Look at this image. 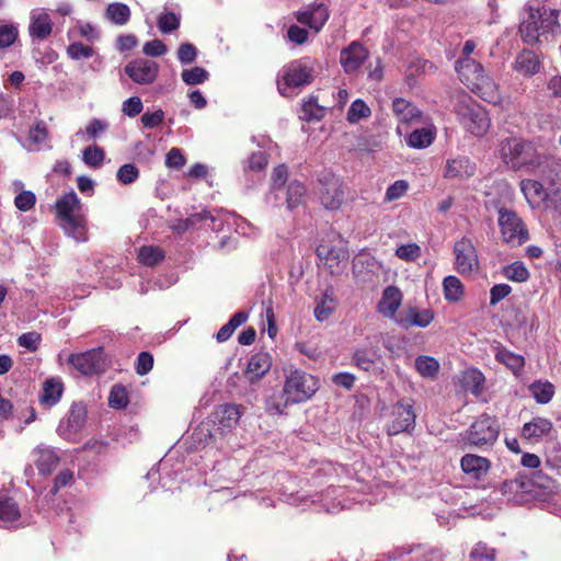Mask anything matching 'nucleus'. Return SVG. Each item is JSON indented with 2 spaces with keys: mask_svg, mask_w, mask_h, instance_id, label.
Segmentation results:
<instances>
[{
  "mask_svg": "<svg viewBox=\"0 0 561 561\" xmlns=\"http://www.w3.org/2000/svg\"><path fill=\"white\" fill-rule=\"evenodd\" d=\"M520 187L529 203L542 201L548 196L541 183L534 180L522 181Z\"/></svg>",
  "mask_w": 561,
  "mask_h": 561,
  "instance_id": "nucleus-37",
  "label": "nucleus"
},
{
  "mask_svg": "<svg viewBox=\"0 0 561 561\" xmlns=\"http://www.w3.org/2000/svg\"><path fill=\"white\" fill-rule=\"evenodd\" d=\"M476 172V164L467 157H457L446 161L444 176L446 179H468Z\"/></svg>",
  "mask_w": 561,
  "mask_h": 561,
  "instance_id": "nucleus-19",
  "label": "nucleus"
},
{
  "mask_svg": "<svg viewBox=\"0 0 561 561\" xmlns=\"http://www.w3.org/2000/svg\"><path fill=\"white\" fill-rule=\"evenodd\" d=\"M558 14L557 10L530 8L527 19L519 25L523 42L528 45L551 43L556 36L561 34Z\"/></svg>",
  "mask_w": 561,
  "mask_h": 561,
  "instance_id": "nucleus-1",
  "label": "nucleus"
},
{
  "mask_svg": "<svg viewBox=\"0 0 561 561\" xmlns=\"http://www.w3.org/2000/svg\"><path fill=\"white\" fill-rule=\"evenodd\" d=\"M504 276L514 282H526L529 278L528 270L522 263H513L504 267Z\"/></svg>",
  "mask_w": 561,
  "mask_h": 561,
  "instance_id": "nucleus-48",
  "label": "nucleus"
},
{
  "mask_svg": "<svg viewBox=\"0 0 561 561\" xmlns=\"http://www.w3.org/2000/svg\"><path fill=\"white\" fill-rule=\"evenodd\" d=\"M396 255L404 261H415L421 256V248L416 243L402 244L397 248Z\"/></svg>",
  "mask_w": 561,
  "mask_h": 561,
  "instance_id": "nucleus-52",
  "label": "nucleus"
},
{
  "mask_svg": "<svg viewBox=\"0 0 561 561\" xmlns=\"http://www.w3.org/2000/svg\"><path fill=\"white\" fill-rule=\"evenodd\" d=\"M116 176L118 182L126 185L138 179L139 171L135 164L126 163L118 169Z\"/></svg>",
  "mask_w": 561,
  "mask_h": 561,
  "instance_id": "nucleus-53",
  "label": "nucleus"
},
{
  "mask_svg": "<svg viewBox=\"0 0 561 561\" xmlns=\"http://www.w3.org/2000/svg\"><path fill=\"white\" fill-rule=\"evenodd\" d=\"M18 38V30L13 25L0 26V48L11 46Z\"/></svg>",
  "mask_w": 561,
  "mask_h": 561,
  "instance_id": "nucleus-57",
  "label": "nucleus"
},
{
  "mask_svg": "<svg viewBox=\"0 0 561 561\" xmlns=\"http://www.w3.org/2000/svg\"><path fill=\"white\" fill-rule=\"evenodd\" d=\"M68 362L83 375L101 374L106 368L102 347L93 348L80 354H72L69 356Z\"/></svg>",
  "mask_w": 561,
  "mask_h": 561,
  "instance_id": "nucleus-11",
  "label": "nucleus"
},
{
  "mask_svg": "<svg viewBox=\"0 0 561 561\" xmlns=\"http://www.w3.org/2000/svg\"><path fill=\"white\" fill-rule=\"evenodd\" d=\"M87 407L82 402L71 405L66 423L59 426L60 433L67 439H72L84 426L87 421Z\"/></svg>",
  "mask_w": 561,
  "mask_h": 561,
  "instance_id": "nucleus-15",
  "label": "nucleus"
},
{
  "mask_svg": "<svg viewBox=\"0 0 561 561\" xmlns=\"http://www.w3.org/2000/svg\"><path fill=\"white\" fill-rule=\"evenodd\" d=\"M371 114L368 105L360 99L355 100L347 112V121L351 124L358 123L363 118L369 117Z\"/></svg>",
  "mask_w": 561,
  "mask_h": 561,
  "instance_id": "nucleus-44",
  "label": "nucleus"
},
{
  "mask_svg": "<svg viewBox=\"0 0 561 561\" xmlns=\"http://www.w3.org/2000/svg\"><path fill=\"white\" fill-rule=\"evenodd\" d=\"M248 319V313L244 311L236 312L231 319L220 328L216 334V340L219 343L226 342L231 337L238 327L243 324Z\"/></svg>",
  "mask_w": 561,
  "mask_h": 561,
  "instance_id": "nucleus-35",
  "label": "nucleus"
},
{
  "mask_svg": "<svg viewBox=\"0 0 561 561\" xmlns=\"http://www.w3.org/2000/svg\"><path fill=\"white\" fill-rule=\"evenodd\" d=\"M392 111L397 118L405 124L417 123L422 117V112L412 103L402 98H397L393 100Z\"/></svg>",
  "mask_w": 561,
  "mask_h": 561,
  "instance_id": "nucleus-24",
  "label": "nucleus"
},
{
  "mask_svg": "<svg viewBox=\"0 0 561 561\" xmlns=\"http://www.w3.org/2000/svg\"><path fill=\"white\" fill-rule=\"evenodd\" d=\"M346 185L330 171H322L318 178V196L328 210H337L344 203Z\"/></svg>",
  "mask_w": 561,
  "mask_h": 561,
  "instance_id": "nucleus-7",
  "label": "nucleus"
},
{
  "mask_svg": "<svg viewBox=\"0 0 561 561\" xmlns=\"http://www.w3.org/2000/svg\"><path fill=\"white\" fill-rule=\"evenodd\" d=\"M415 368L423 377L433 378L438 373L439 363L434 357L419 356L415 359Z\"/></svg>",
  "mask_w": 561,
  "mask_h": 561,
  "instance_id": "nucleus-41",
  "label": "nucleus"
},
{
  "mask_svg": "<svg viewBox=\"0 0 561 561\" xmlns=\"http://www.w3.org/2000/svg\"><path fill=\"white\" fill-rule=\"evenodd\" d=\"M197 57V50L195 46L191 43L181 44L178 49V58L181 64H192L195 61Z\"/></svg>",
  "mask_w": 561,
  "mask_h": 561,
  "instance_id": "nucleus-56",
  "label": "nucleus"
},
{
  "mask_svg": "<svg viewBox=\"0 0 561 561\" xmlns=\"http://www.w3.org/2000/svg\"><path fill=\"white\" fill-rule=\"evenodd\" d=\"M125 73L136 83H152L159 71L157 62L148 59H136L125 66Z\"/></svg>",
  "mask_w": 561,
  "mask_h": 561,
  "instance_id": "nucleus-14",
  "label": "nucleus"
},
{
  "mask_svg": "<svg viewBox=\"0 0 561 561\" xmlns=\"http://www.w3.org/2000/svg\"><path fill=\"white\" fill-rule=\"evenodd\" d=\"M293 404L285 391H275L265 400V410L270 415H282L287 407Z\"/></svg>",
  "mask_w": 561,
  "mask_h": 561,
  "instance_id": "nucleus-30",
  "label": "nucleus"
},
{
  "mask_svg": "<svg viewBox=\"0 0 561 561\" xmlns=\"http://www.w3.org/2000/svg\"><path fill=\"white\" fill-rule=\"evenodd\" d=\"M435 139V131L433 128L423 127L414 129L409 138L408 145L412 148L423 149L428 147Z\"/></svg>",
  "mask_w": 561,
  "mask_h": 561,
  "instance_id": "nucleus-32",
  "label": "nucleus"
},
{
  "mask_svg": "<svg viewBox=\"0 0 561 561\" xmlns=\"http://www.w3.org/2000/svg\"><path fill=\"white\" fill-rule=\"evenodd\" d=\"M500 156L504 163L514 170L538 171L550 160L547 154L540 153L531 142L514 137L501 141Z\"/></svg>",
  "mask_w": 561,
  "mask_h": 561,
  "instance_id": "nucleus-2",
  "label": "nucleus"
},
{
  "mask_svg": "<svg viewBox=\"0 0 561 561\" xmlns=\"http://www.w3.org/2000/svg\"><path fill=\"white\" fill-rule=\"evenodd\" d=\"M313 68L301 60L287 65L283 70L282 79L277 80V88L282 95H286L289 88H299L310 84L313 80Z\"/></svg>",
  "mask_w": 561,
  "mask_h": 561,
  "instance_id": "nucleus-10",
  "label": "nucleus"
},
{
  "mask_svg": "<svg viewBox=\"0 0 561 561\" xmlns=\"http://www.w3.org/2000/svg\"><path fill=\"white\" fill-rule=\"evenodd\" d=\"M444 295L448 301H458L463 295V286L456 276H447L443 282Z\"/></svg>",
  "mask_w": 561,
  "mask_h": 561,
  "instance_id": "nucleus-38",
  "label": "nucleus"
},
{
  "mask_svg": "<svg viewBox=\"0 0 561 561\" xmlns=\"http://www.w3.org/2000/svg\"><path fill=\"white\" fill-rule=\"evenodd\" d=\"M306 192V187L302 183L298 181L291 182L287 188L286 202L288 208L294 209L299 206L305 198Z\"/></svg>",
  "mask_w": 561,
  "mask_h": 561,
  "instance_id": "nucleus-42",
  "label": "nucleus"
},
{
  "mask_svg": "<svg viewBox=\"0 0 561 561\" xmlns=\"http://www.w3.org/2000/svg\"><path fill=\"white\" fill-rule=\"evenodd\" d=\"M128 403L127 389L122 385H114L110 391L108 405L113 409H124Z\"/></svg>",
  "mask_w": 561,
  "mask_h": 561,
  "instance_id": "nucleus-43",
  "label": "nucleus"
},
{
  "mask_svg": "<svg viewBox=\"0 0 561 561\" xmlns=\"http://www.w3.org/2000/svg\"><path fill=\"white\" fill-rule=\"evenodd\" d=\"M391 421L387 425L389 435H397L402 432H409L415 426V413L411 404L399 401L391 412Z\"/></svg>",
  "mask_w": 561,
  "mask_h": 561,
  "instance_id": "nucleus-12",
  "label": "nucleus"
},
{
  "mask_svg": "<svg viewBox=\"0 0 561 561\" xmlns=\"http://www.w3.org/2000/svg\"><path fill=\"white\" fill-rule=\"evenodd\" d=\"M181 77L186 84L195 85L204 83L208 79L209 73L203 67L196 66L191 69H184Z\"/></svg>",
  "mask_w": 561,
  "mask_h": 561,
  "instance_id": "nucleus-45",
  "label": "nucleus"
},
{
  "mask_svg": "<svg viewBox=\"0 0 561 561\" xmlns=\"http://www.w3.org/2000/svg\"><path fill=\"white\" fill-rule=\"evenodd\" d=\"M180 26V18L173 12L161 14L158 19V27L162 33H171Z\"/></svg>",
  "mask_w": 561,
  "mask_h": 561,
  "instance_id": "nucleus-51",
  "label": "nucleus"
},
{
  "mask_svg": "<svg viewBox=\"0 0 561 561\" xmlns=\"http://www.w3.org/2000/svg\"><path fill=\"white\" fill-rule=\"evenodd\" d=\"M21 512L18 503L10 496L0 494V524L7 525L18 520Z\"/></svg>",
  "mask_w": 561,
  "mask_h": 561,
  "instance_id": "nucleus-29",
  "label": "nucleus"
},
{
  "mask_svg": "<svg viewBox=\"0 0 561 561\" xmlns=\"http://www.w3.org/2000/svg\"><path fill=\"white\" fill-rule=\"evenodd\" d=\"M401 301L402 294L399 288L388 286L385 288L382 297L378 302V311L386 318L393 319L396 321V318L398 317L396 313L401 306Z\"/></svg>",
  "mask_w": 561,
  "mask_h": 561,
  "instance_id": "nucleus-20",
  "label": "nucleus"
},
{
  "mask_svg": "<svg viewBox=\"0 0 561 561\" xmlns=\"http://www.w3.org/2000/svg\"><path fill=\"white\" fill-rule=\"evenodd\" d=\"M271 368V360L266 353H255L248 363L245 375L251 382L263 377Z\"/></svg>",
  "mask_w": 561,
  "mask_h": 561,
  "instance_id": "nucleus-27",
  "label": "nucleus"
},
{
  "mask_svg": "<svg viewBox=\"0 0 561 561\" xmlns=\"http://www.w3.org/2000/svg\"><path fill=\"white\" fill-rule=\"evenodd\" d=\"M460 466L466 474L480 480L486 476L490 469V461L484 457L467 454L461 458Z\"/></svg>",
  "mask_w": 561,
  "mask_h": 561,
  "instance_id": "nucleus-23",
  "label": "nucleus"
},
{
  "mask_svg": "<svg viewBox=\"0 0 561 561\" xmlns=\"http://www.w3.org/2000/svg\"><path fill=\"white\" fill-rule=\"evenodd\" d=\"M34 203L35 195L31 191H24L20 193L14 199L16 208L23 211L31 209Z\"/></svg>",
  "mask_w": 561,
  "mask_h": 561,
  "instance_id": "nucleus-64",
  "label": "nucleus"
},
{
  "mask_svg": "<svg viewBox=\"0 0 561 561\" xmlns=\"http://www.w3.org/2000/svg\"><path fill=\"white\" fill-rule=\"evenodd\" d=\"M329 19L328 8L323 3H314L308 10L299 12L298 22L309 25L310 28L319 32Z\"/></svg>",
  "mask_w": 561,
  "mask_h": 561,
  "instance_id": "nucleus-18",
  "label": "nucleus"
},
{
  "mask_svg": "<svg viewBox=\"0 0 561 561\" xmlns=\"http://www.w3.org/2000/svg\"><path fill=\"white\" fill-rule=\"evenodd\" d=\"M67 54L71 59L79 60L82 58H91L94 55V49L91 46L76 42L68 46Z\"/></svg>",
  "mask_w": 561,
  "mask_h": 561,
  "instance_id": "nucleus-50",
  "label": "nucleus"
},
{
  "mask_svg": "<svg viewBox=\"0 0 561 561\" xmlns=\"http://www.w3.org/2000/svg\"><path fill=\"white\" fill-rule=\"evenodd\" d=\"M335 309V302L332 297V294L327 290L320 301H318L317 307L314 308V317L318 321H325L332 314Z\"/></svg>",
  "mask_w": 561,
  "mask_h": 561,
  "instance_id": "nucleus-39",
  "label": "nucleus"
},
{
  "mask_svg": "<svg viewBox=\"0 0 561 561\" xmlns=\"http://www.w3.org/2000/svg\"><path fill=\"white\" fill-rule=\"evenodd\" d=\"M319 389V380L301 369H290L286 373L284 382L285 394L291 403L309 400Z\"/></svg>",
  "mask_w": 561,
  "mask_h": 561,
  "instance_id": "nucleus-6",
  "label": "nucleus"
},
{
  "mask_svg": "<svg viewBox=\"0 0 561 561\" xmlns=\"http://www.w3.org/2000/svg\"><path fill=\"white\" fill-rule=\"evenodd\" d=\"M529 390L538 403H548L554 393V388L550 382L536 381L530 385Z\"/></svg>",
  "mask_w": 561,
  "mask_h": 561,
  "instance_id": "nucleus-40",
  "label": "nucleus"
},
{
  "mask_svg": "<svg viewBox=\"0 0 561 561\" xmlns=\"http://www.w3.org/2000/svg\"><path fill=\"white\" fill-rule=\"evenodd\" d=\"M408 190V184L405 181L399 180L391 184L385 195V199L388 202L394 201L403 196V194Z\"/></svg>",
  "mask_w": 561,
  "mask_h": 561,
  "instance_id": "nucleus-62",
  "label": "nucleus"
},
{
  "mask_svg": "<svg viewBox=\"0 0 561 561\" xmlns=\"http://www.w3.org/2000/svg\"><path fill=\"white\" fill-rule=\"evenodd\" d=\"M106 18L116 25H125L130 19V9L121 2L110 3L105 12Z\"/></svg>",
  "mask_w": 561,
  "mask_h": 561,
  "instance_id": "nucleus-33",
  "label": "nucleus"
},
{
  "mask_svg": "<svg viewBox=\"0 0 561 561\" xmlns=\"http://www.w3.org/2000/svg\"><path fill=\"white\" fill-rule=\"evenodd\" d=\"M153 367V356L149 352L138 354L135 370L138 375H147Z\"/></svg>",
  "mask_w": 561,
  "mask_h": 561,
  "instance_id": "nucleus-55",
  "label": "nucleus"
},
{
  "mask_svg": "<svg viewBox=\"0 0 561 561\" xmlns=\"http://www.w3.org/2000/svg\"><path fill=\"white\" fill-rule=\"evenodd\" d=\"M500 425L495 417L480 415L467 430L465 440L470 446L484 448L492 446L499 437Z\"/></svg>",
  "mask_w": 561,
  "mask_h": 561,
  "instance_id": "nucleus-9",
  "label": "nucleus"
},
{
  "mask_svg": "<svg viewBox=\"0 0 561 561\" xmlns=\"http://www.w3.org/2000/svg\"><path fill=\"white\" fill-rule=\"evenodd\" d=\"M456 268L460 274H470L478 268L479 261L476 248L468 238H462L454 245Z\"/></svg>",
  "mask_w": 561,
  "mask_h": 561,
  "instance_id": "nucleus-13",
  "label": "nucleus"
},
{
  "mask_svg": "<svg viewBox=\"0 0 561 561\" xmlns=\"http://www.w3.org/2000/svg\"><path fill=\"white\" fill-rule=\"evenodd\" d=\"M514 68L523 76L529 77L539 72L540 61L534 51L524 49L517 55Z\"/></svg>",
  "mask_w": 561,
  "mask_h": 561,
  "instance_id": "nucleus-25",
  "label": "nucleus"
},
{
  "mask_svg": "<svg viewBox=\"0 0 561 561\" xmlns=\"http://www.w3.org/2000/svg\"><path fill=\"white\" fill-rule=\"evenodd\" d=\"M59 457L54 449L48 447L37 448V468L41 473H50L57 468Z\"/></svg>",
  "mask_w": 561,
  "mask_h": 561,
  "instance_id": "nucleus-31",
  "label": "nucleus"
},
{
  "mask_svg": "<svg viewBox=\"0 0 561 561\" xmlns=\"http://www.w3.org/2000/svg\"><path fill=\"white\" fill-rule=\"evenodd\" d=\"M122 111L128 117H135L142 111V102L138 96H131L124 101Z\"/></svg>",
  "mask_w": 561,
  "mask_h": 561,
  "instance_id": "nucleus-59",
  "label": "nucleus"
},
{
  "mask_svg": "<svg viewBox=\"0 0 561 561\" xmlns=\"http://www.w3.org/2000/svg\"><path fill=\"white\" fill-rule=\"evenodd\" d=\"M75 480V473L70 469H62L56 476L54 480V485L50 490L53 494H56L61 488H66L70 485Z\"/></svg>",
  "mask_w": 561,
  "mask_h": 561,
  "instance_id": "nucleus-54",
  "label": "nucleus"
},
{
  "mask_svg": "<svg viewBox=\"0 0 561 561\" xmlns=\"http://www.w3.org/2000/svg\"><path fill=\"white\" fill-rule=\"evenodd\" d=\"M142 51L147 56L159 57L167 53V46L161 39H152L144 45Z\"/></svg>",
  "mask_w": 561,
  "mask_h": 561,
  "instance_id": "nucleus-58",
  "label": "nucleus"
},
{
  "mask_svg": "<svg viewBox=\"0 0 561 561\" xmlns=\"http://www.w3.org/2000/svg\"><path fill=\"white\" fill-rule=\"evenodd\" d=\"M433 319L434 313L432 310H420L416 307H410L398 314L396 323L405 330L411 327L426 328Z\"/></svg>",
  "mask_w": 561,
  "mask_h": 561,
  "instance_id": "nucleus-16",
  "label": "nucleus"
},
{
  "mask_svg": "<svg viewBox=\"0 0 561 561\" xmlns=\"http://www.w3.org/2000/svg\"><path fill=\"white\" fill-rule=\"evenodd\" d=\"M302 112L307 121H320L324 117L325 108L318 104V99L316 96H310L306 102H304Z\"/></svg>",
  "mask_w": 561,
  "mask_h": 561,
  "instance_id": "nucleus-46",
  "label": "nucleus"
},
{
  "mask_svg": "<svg viewBox=\"0 0 561 561\" xmlns=\"http://www.w3.org/2000/svg\"><path fill=\"white\" fill-rule=\"evenodd\" d=\"M165 164L169 168L181 169L185 164V158L179 148H172L167 153Z\"/></svg>",
  "mask_w": 561,
  "mask_h": 561,
  "instance_id": "nucleus-63",
  "label": "nucleus"
},
{
  "mask_svg": "<svg viewBox=\"0 0 561 561\" xmlns=\"http://www.w3.org/2000/svg\"><path fill=\"white\" fill-rule=\"evenodd\" d=\"M552 430V423L548 419L534 417L524 424L522 435L529 440H538L548 435Z\"/></svg>",
  "mask_w": 561,
  "mask_h": 561,
  "instance_id": "nucleus-26",
  "label": "nucleus"
},
{
  "mask_svg": "<svg viewBox=\"0 0 561 561\" xmlns=\"http://www.w3.org/2000/svg\"><path fill=\"white\" fill-rule=\"evenodd\" d=\"M105 158L104 150L99 146H89L83 150L82 160L92 168H99Z\"/></svg>",
  "mask_w": 561,
  "mask_h": 561,
  "instance_id": "nucleus-47",
  "label": "nucleus"
},
{
  "mask_svg": "<svg viewBox=\"0 0 561 561\" xmlns=\"http://www.w3.org/2000/svg\"><path fill=\"white\" fill-rule=\"evenodd\" d=\"M268 163L267 156L263 151L252 153L247 163V169L251 171H261Z\"/></svg>",
  "mask_w": 561,
  "mask_h": 561,
  "instance_id": "nucleus-60",
  "label": "nucleus"
},
{
  "mask_svg": "<svg viewBox=\"0 0 561 561\" xmlns=\"http://www.w3.org/2000/svg\"><path fill=\"white\" fill-rule=\"evenodd\" d=\"M450 101L454 112L468 131L478 137L488 133L491 125L488 112L467 92L456 91Z\"/></svg>",
  "mask_w": 561,
  "mask_h": 561,
  "instance_id": "nucleus-4",
  "label": "nucleus"
},
{
  "mask_svg": "<svg viewBox=\"0 0 561 561\" xmlns=\"http://www.w3.org/2000/svg\"><path fill=\"white\" fill-rule=\"evenodd\" d=\"M512 291V287L507 284L494 285L490 290V305L495 306L502 299L507 297Z\"/></svg>",
  "mask_w": 561,
  "mask_h": 561,
  "instance_id": "nucleus-61",
  "label": "nucleus"
},
{
  "mask_svg": "<svg viewBox=\"0 0 561 561\" xmlns=\"http://www.w3.org/2000/svg\"><path fill=\"white\" fill-rule=\"evenodd\" d=\"M317 254L321 260L325 261V265L331 273L339 272L340 264L345 262L348 257V253L344 248L330 247L324 243H321L317 248Z\"/></svg>",
  "mask_w": 561,
  "mask_h": 561,
  "instance_id": "nucleus-21",
  "label": "nucleus"
},
{
  "mask_svg": "<svg viewBox=\"0 0 561 561\" xmlns=\"http://www.w3.org/2000/svg\"><path fill=\"white\" fill-rule=\"evenodd\" d=\"M139 262L147 266H154L164 259L163 251L153 245H144L139 249Z\"/></svg>",
  "mask_w": 561,
  "mask_h": 561,
  "instance_id": "nucleus-36",
  "label": "nucleus"
},
{
  "mask_svg": "<svg viewBox=\"0 0 561 561\" xmlns=\"http://www.w3.org/2000/svg\"><path fill=\"white\" fill-rule=\"evenodd\" d=\"M64 383L59 377H51L43 382L42 394L38 398L39 403L45 408L56 405L62 396Z\"/></svg>",
  "mask_w": 561,
  "mask_h": 561,
  "instance_id": "nucleus-22",
  "label": "nucleus"
},
{
  "mask_svg": "<svg viewBox=\"0 0 561 561\" xmlns=\"http://www.w3.org/2000/svg\"><path fill=\"white\" fill-rule=\"evenodd\" d=\"M368 57V50L358 42L342 49L340 62L347 73L355 72Z\"/></svg>",
  "mask_w": 561,
  "mask_h": 561,
  "instance_id": "nucleus-17",
  "label": "nucleus"
},
{
  "mask_svg": "<svg viewBox=\"0 0 561 561\" xmlns=\"http://www.w3.org/2000/svg\"><path fill=\"white\" fill-rule=\"evenodd\" d=\"M455 69L460 81L472 92L489 103H497L500 93L492 79L484 73L481 64L473 58H461L456 61Z\"/></svg>",
  "mask_w": 561,
  "mask_h": 561,
  "instance_id": "nucleus-3",
  "label": "nucleus"
},
{
  "mask_svg": "<svg viewBox=\"0 0 561 561\" xmlns=\"http://www.w3.org/2000/svg\"><path fill=\"white\" fill-rule=\"evenodd\" d=\"M81 202L75 192L62 195L56 202L60 228L77 242L87 240V220L81 213Z\"/></svg>",
  "mask_w": 561,
  "mask_h": 561,
  "instance_id": "nucleus-5",
  "label": "nucleus"
},
{
  "mask_svg": "<svg viewBox=\"0 0 561 561\" xmlns=\"http://www.w3.org/2000/svg\"><path fill=\"white\" fill-rule=\"evenodd\" d=\"M495 351V358L500 363L504 364L508 368H511L514 371H517L523 368L524 366V357L517 354H514L503 347L502 345L497 344L494 346Z\"/></svg>",
  "mask_w": 561,
  "mask_h": 561,
  "instance_id": "nucleus-34",
  "label": "nucleus"
},
{
  "mask_svg": "<svg viewBox=\"0 0 561 561\" xmlns=\"http://www.w3.org/2000/svg\"><path fill=\"white\" fill-rule=\"evenodd\" d=\"M470 561H494L495 549L489 548L484 542H478L469 554Z\"/></svg>",
  "mask_w": 561,
  "mask_h": 561,
  "instance_id": "nucleus-49",
  "label": "nucleus"
},
{
  "mask_svg": "<svg viewBox=\"0 0 561 561\" xmlns=\"http://www.w3.org/2000/svg\"><path fill=\"white\" fill-rule=\"evenodd\" d=\"M497 213V222L503 242L511 247H518L529 240V232L525 222L514 210L501 207Z\"/></svg>",
  "mask_w": 561,
  "mask_h": 561,
  "instance_id": "nucleus-8",
  "label": "nucleus"
},
{
  "mask_svg": "<svg viewBox=\"0 0 561 561\" xmlns=\"http://www.w3.org/2000/svg\"><path fill=\"white\" fill-rule=\"evenodd\" d=\"M216 420L224 431H230L239 423L241 412L237 404H224L215 413Z\"/></svg>",
  "mask_w": 561,
  "mask_h": 561,
  "instance_id": "nucleus-28",
  "label": "nucleus"
}]
</instances>
